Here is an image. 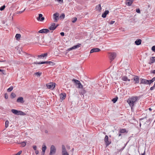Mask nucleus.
I'll return each instance as SVG.
<instances>
[{"label": "nucleus", "instance_id": "obj_2", "mask_svg": "<svg viewBox=\"0 0 155 155\" xmlns=\"http://www.w3.org/2000/svg\"><path fill=\"white\" fill-rule=\"evenodd\" d=\"M37 35V36L36 35V37L34 38L33 39V43L34 44L38 43L41 44L42 43L44 42L43 38H40L39 36Z\"/></svg>", "mask_w": 155, "mask_h": 155}, {"label": "nucleus", "instance_id": "obj_53", "mask_svg": "<svg viewBox=\"0 0 155 155\" xmlns=\"http://www.w3.org/2000/svg\"><path fill=\"white\" fill-rule=\"evenodd\" d=\"M60 34H61V35L62 36H64V32H61L60 33Z\"/></svg>", "mask_w": 155, "mask_h": 155}, {"label": "nucleus", "instance_id": "obj_56", "mask_svg": "<svg viewBox=\"0 0 155 155\" xmlns=\"http://www.w3.org/2000/svg\"><path fill=\"white\" fill-rule=\"evenodd\" d=\"M121 133H120V132H119V133L117 134V135L118 136V137H120V136H121Z\"/></svg>", "mask_w": 155, "mask_h": 155}, {"label": "nucleus", "instance_id": "obj_42", "mask_svg": "<svg viewBox=\"0 0 155 155\" xmlns=\"http://www.w3.org/2000/svg\"><path fill=\"white\" fill-rule=\"evenodd\" d=\"M73 20H72V22L73 23H75L77 20V18L76 17H75L73 18Z\"/></svg>", "mask_w": 155, "mask_h": 155}, {"label": "nucleus", "instance_id": "obj_36", "mask_svg": "<svg viewBox=\"0 0 155 155\" xmlns=\"http://www.w3.org/2000/svg\"><path fill=\"white\" fill-rule=\"evenodd\" d=\"M117 99L118 97H116L112 99V101L114 103H115L117 101Z\"/></svg>", "mask_w": 155, "mask_h": 155}, {"label": "nucleus", "instance_id": "obj_48", "mask_svg": "<svg viewBox=\"0 0 155 155\" xmlns=\"http://www.w3.org/2000/svg\"><path fill=\"white\" fill-rule=\"evenodd\" d=\"M5 97L6 99H7L8 98V95L7 93H5Z\"/></svg>", "mask_w": 155, "mask_h": 155}, {"label": "nucleus", "instance_id": "obj_49", "mask_svg": "<svg viewBox=\"0 0 155 155\" xmlns=\"http://www.w3.org/2000/svg\"><path fill=\"white\" fill-rule=\"evenodd\" d=\"M146 118V117H143V118L140 119V121H141V122L143 123V121H142V120L144 119L145 118Z\"/></svg>", "mask_w": 155, "mask_h": 155}, {"label": "nucleus", "instance_id": "obj_52", "mask_svg": "<svg viewBox=\"0 0 155 155\" xmlns=\"http://www.w3.org/2000/svg\"><path fill=\"white\" fill-rule=\"evenodd\" d=\"M155 87V86H154V85L153 86L151 87L150 88V90H153L154 89V88Z\"/></svg>", "mask_w": 155, "mask_h": 155}, {"label": "nucleus", "instance_id": "obj_51", "mask_svg": "<svg viewBox=\"0 0 155 155\" xmlns=\"http://www.w3.org/2000/svg\"><path fill=\"white\" fill-rule=\"evenodd\" d=\"M114 22H115V21H111L110 22V23H110V24L112 25V24H113Z\"/></svg>", "mask_w": 155, "mask_h": 155}, {"label": "nucleus", "instance_id": "obj_32", "mask_svg": "<svg viewBox=\"0 0 155 155\" xmlns=\"http://www.w3.org/2000/svg\"><path fill=\"white\" fill-rule=\"evenodd\" d=\"M126 132V130L125 129H120L119 131V132L121 133H124Z\"/></svg>", "mask_w": 155, "mask_h": 155}, {"label": "nucleus", "instance_id": "obj_12", "mask_svg": "<svg viewBox=\"0 0 155 155\" xmlns=\"http://www.w3.org/2000/svg\"><path fill=\"white\" fill-rule=\"evenodd\" d=\"M16 102L18 103H20L22 104L24 102V101L23 100V98L22 97H19L16 100Z\"/></svg>", "mask_w": 155, "mask_h": 155}, {"label": "nucleus", "instance_id": "obj_25", "mask_svg": "<svg viewBox=\"0 0 155 155\" xmlns=\"http://www.w3.org/2000/svg\"><path fill=\"white\" fill-rule=\"evenodd\" d=\"M109 11L108 10H106L104 13H103L102 15V17L103 18H105L106 17V15L108 13Z\"/></svg>", "mask_w": 155, "mask_h": 155}, {"label": "nucleus", "instance_id": "obj_19", "mask_svg": "<svg viewBox=\"0 0 155 155\" xmlns=\"http://www.w3.org/2000/svg\"><path fill=\"white\" fill-rule=\"evenodd\" d=\"M68 153L66 151L65 146L63 145L62 146V153Z\"/></svg>", "mask_w": 155, "mask_h": 155}, {"label": "nucleus", "instance_id": "obj_9", "mask_svg": "<svg viewBox=\"0 0 155 155\" xmlns=\"http://www.w3.org/2000/svg\"><path fill=\"white\" fill-rule=\"evenodd\" d=\"M110 58L111 61H112L116 57V54L115 52L111 53H110Z\"/></svg>", "mask_w": 155, "mask_h": 155}, {"label": "nucleus", "instance_id": "obj_28", "mask_svg": "<svg viewBox=\"0 0 155 155\" xmlns=\"http://www.w3.org/2000/svg\"><path fill=\"white\" fill-rule=\"evenodd\" d=\"M18 115L25 116L26 115V114L21 111L18 110Z\"/></svg>", "mask_w": 155, "mask_h": 155}, {"label": "nucleus", "instance_id": "obj_41", "mask_svg": "<svg viewBox=\"0 0 155 155\" xmlns=\"http://www.w3.org/2000/svg\"><path fill=\"white\" fill-rule=\"evenodd\" d=\"M61 18H62L63 19H64L65 17V15L64 13H62V14H61L60 17Z\"/></svg>", "mask_w": 155, "mask_h": 155}, {"label": "nucleus", "instance_id": "obj_7", "mask_svg": "<svg viewBox=\"0 0 155 155\" xmlns=\"http://www.w3.org/2000/svg\"><path fill=\"white\" fill-rule=\"evenodd\" d=\"M140 84H150L149 83V80H147L143 78H140Z\"/></svg>", "mask_w": 155, "mask_h": 155}, {"label": "nucleus", "instance_id": "obj_40", "mask_svg": "<svg viewBox=\"0 0 155 155\" xmlns=\"http://www.w3.org/2000/svg\"><path fill=\"white\" fill-rule=\"evenodd\" d=\"M5 7V5H3V6L1 7L0 8V10L1 11H3Z\"/></svg>", "mask_w": 155, "mask_h": 155}, {"label": "nucleus", "instance_id": "obj_44", "mask_svg": "<svg viewBox=\"0 0 155 155\" xmlns=\"http://www.w3.org/2000/svg\"><path fill=\"white\" fill-rule=\"evenodd\" d=\"M136 12L138 13H140V12L139 8H136Z\"/></svg>", "mask_w": 155, "mask_h": 155}, {"label": "nucleus", "instance_id": "obj_8", "mask_svg": "<svg viewBox=\"0 0 155 155\" xmlns=\"http://www.w3.org/2000/svg\"><path fill=\"white\" fill-rule=\"evenodd\" d=\"M49 30L48 29H43L39 30L38 32L37 33V35H38V33H47L49 32Z\"/></svg>", "mask_w": 155, "mask_h": 155}, {"label": "nucleus", "instance_id": "obj_60", "mask_svg": "<svg viewBox=\"0 0 155 155\" xmlns=\"http://www.w3.org/2000/svg\"><path fill=\"white\" fill-rule=\"evenodd\" d=\"M18 110H17L15 115H18Z\"/></svg>", "mask_w": 155, "mask_h": 155}, {"label": "nucleus", "instance_id": "obj_58", "mask_svg": "<svg viewBox=\"0 0 155 155\" xmlns=\"http://www.w3.org/2000/svg\"><path fill=\"white\" fill-rule=\"evenodd\" d=\"M145 151H144V152L143 153H142L141 154V155H145Z\"/></svg>", "mask_w": 155, "mask_h": 155}, {"label": "nucleus", "instance_id": "obj_34", "mask_svg": "<svg viewBox=\"0 0 155 155\" xmlns=\"http://www.w3.org/2000/svg\"><path fill=\"white\" fill-rule=\"evenodd\" d=\"M9 121L8 120H7L5 122V127L6 128H7L8 126Z\"/></svg>", "mask_w": 155, "mask_h": 155}, {"label": "nucleus", "instance_id": "obj_39", "mask_svg": "<svg viewBox=\"0 0 155 155\" xmlns=\"http://www.w3.org/2000/svg\"><path fill=\"white\" fill-rule=\"evenodd\" d=\"M11 112L13 113L14 114H16V112H17V110H15V109H12V110H11Z\"/></svg>", "mask_w": 155, "mask_h": 155}, {"label": "nucleus", "instance_id": "obj_20", "mask_svg": "<svg viewBox=\"0 0 155 155\" xmlns=\"http://www.w3.org/2000/svg\"><path fill=\"white\" fill-rule=\"evenodd\" d=\"M121 79L124 81H130V79H128L127 76H124L122 77L121 78Z\"/></svg>", "mask_w": 155, "mask_h": 155}, {"label": "nucleus", "instance_id": "obj_61", "mask_svg": "<svg viewBox=\"0 0 155 155\" xmlns=\"http://www.w3.org/2000/svg\"><path fill=\"white\" fill-rule=\"evenodd\" d=\"M45 152H42L41 153V155H44L45 154Z\"/></svg>", "mask_w": 155, "mask_h": 155}, {"label": "nucleus", "instance_id": "obj_43", "mask_svg": "<svg viewBox=\"0 0 155 155\" xmlns=\"http://www.w3.org/2000/svg\"><path fill=\"white\" fill-rule=\"evenodd\" d=\"M49 64L51 66H53L55 64L53 62L49 61Z\"/></svg>", "mask_w": 155, "mask_h": 155}, {"label": "nucleus", "instance_id": "obj_24", "mask_svg": "<svg viewBox=\"0 0 155 155\" xmlns=\"http://www.w3.org/2000/svg\"><path fill=\"white\" fill-rule=\"evenodd\" d=\"M86 93V91L84 89H82L79 91L80 94L84 96V94Z\"/></svg>", "mask_w": 155, "mask_h": 155}, {"label": "nucleus", "instance_id": "obj_13", "mask_svg": "<svg viewBox=\"0 0 155 155\" xmlns=\"http://www.w3.org/2000/svg\"><path fill=\"white\" fill-rule=\"evenodd\" d=\"M81 45V44H78V45H74V46H73V47H72L69 48L68 49V50L69 51H70L72 50L73 49L79 48V47H80Z\"/></svg>", "mask_w": 155, "mask_h": 155}, {"label": "nucleus", "instance_id": "obj_55", "mask_svg": "<svg viewBox=\"0 0 155 155\" xmlns=\"http://www.w3.org/2000/svg\"><path fill=\"white\" fill-rule=\"evenodd\" d=\"M35 153L36 154H38L39 153V151L36 150H35Z\"/></svg>", "mask_w": 155, "mask_h": 155}, {"label": "nucleus", "instance_id": "obj_1", "mask_svg": "<svg viewBox=\"0 0 155 155\" xmlns=\"http://www.w3.org/2000/svg\"><path fill=\"white\" fill-rule=\"evenodd\" d=\"M138 99L137 97H132L129 98L127 101V102L132 108L133 107L134 105Z\"/></svg>", "mask_w": 155, "mask_h": 155}, {"label": "nucleus", "instance_id": "obj_18", "mask_svg": "<svg viewBox=\"0 0 155 155\" xmlns=\"http://www.w3.org/2000/svg\"><path fill=\"white\" fill-rule=\"evenodd\" d=\"M49 61L39 62H34L33 63L36 64H49Z\"/></svg>", "mask_w": 155, "mask_h": 155}, {"label": "nucleus", "instance_id": "obj_22", "mask_svg": "<svg viewBox=\"0 0 155 155\" xmlns=\"http://www.w3.org/2000/svg\"><path fill=\"white\" fill-rule=\"evenodd\" d=\"M142 41L140 39H138L135 41V43L137 45H139L141 44Z\"/></svg>", "mask_w": 155, "mask_h": 155}, {"label": "nucleus", "instance_id": "obj_27", "mask_svg": "<svg viewBox=\"0 0 155 155\" xmlns=\"http://www.w3.org/2000/svg\"><path fill=\"white\" fill-rule=\"evenodd\" d=\"M47 149L45 143H43L42 146V151L43 152H45V150Z\"/></svg>", "mask_w": 155, "mask_h": 155}, {"label": "nucleus", "instance_id": "obj_45", "mask_svg": "<svg viewBox=\"0 0 155 155\" xmlns=\"http://www.w3.org/2000/svg\"><path fill=\"white\" fill-rule=\"evenodd\" d=\"M25 8L23 11H18L17 12V14H21L25 10Z\"/></svg>", "mask_w": 155, "mask_h": 155}, {"label": "nucleus", "instance_id": "obj_26", "mask_svg": "<svg viewBox=\"0 0 155 155\" xmlns=\"http://www.w3.org/2000/svg\"><path fill=\"white\" fill-rule=\"evenodd\" d=\"M48 55L47 53H45L43 54L40 55H38L37 56L39 58H41V57H45L47 56Z\"/></svg>", "mask_w": 155, "mask_h": 155}, {"label": "nucleus", "instance_id": "obj_21", "mask_svg": "<svg viewBox=\"0 0 155 155\" xmlns=\"http://www.w3.org/2000/svg\"><path fill=\"white\" fill-rule=\"evenodd\" d=\"M134 81H135V84L138 83L139 82V78L138 76H136L133 78Z\"/></svg>", "mask_w": 155, "mask_h": 155}, {"label": "nucleus", "instance_id": "obj_62", "mask_svg": "<svg viewBox=\"0 0 155 155\" xmlns=\"http://www.w3.org/2000/svg\"><path fill=\"white\" fill-rule=\"evenodd\" d=\"M149 110L150 111H151L152 110V109L150 108L149 109Z\"/></svg>", "mask_w": 155, "mask_h": 155}, {"label": "nucleus", "instance_id": "obj_11", "mask_svg": "<svg viewBox=\"0 0 155 155\" xmlns=\"http://www.w3.org/2000/svg\"><path fill=\"white\" fill-rule=\"evenodd\" d=\"M55 23H52L51 24V25L49 27V29L51 30H54L57 28V26H55Z\"/></svg>", "mask_w": 155, "mask_h": 155}, {"label": "nucleus", "instance_id": "obj_33", "mask_svg": "<svg viewBox=\"0 0 155 155\" xmlns=\"http://www.w3.org/2000/svg\"><path fill=\"white\" fill-rule=\"evenodd\" d=\"M155 81V77H154L151 80H149L150 84Z\"/></svg>", "mask_w": 155, "mask_h": 155}, {"label": "nucleus", "instance_id": "obj_3", "mask_svg": "<svg viewBox=\"0 0 155 155\" xmlns=\"http://www.w3.org/2000/svg\"><path fill=\"white\" fill-rule=\"evenodd\" d=\"M72 81L74 83L75 85L77 86V88H83V86L79 81L73 79Z\"/></svg>", "mask_w": 155, "mask_h": 155}, {"label": "nucleus", "instance_id": "obj_29", "mask_svg": "<svg viewBox=\"0 0 155 155\" xmlns=\"http://www.w3.org/2000/svg\"><path fill=\"white\" fill-rule=\"evenodd\" d=\"M21 35L20 34H17L15 35V38L17 40H18L20 39L21 37Z\"/></svg>", "mask_w": 155, "mask_h": 155}, {"label": "nucleus", "instance_id": "obj_57", "mask_svg": "<svg viewBox=\"0 0 155 155\" xmlns=\"http://www.w3.org/2000/svg\"><path fill=\"white\" fill-rule=\"evenodd\" d=\"M151 73L153 74H155V70L152 71Z\"/></svg>", "mask_w": 155, "mask_h": 155}, {"label": "nucleus", "instance_id": "obj_4", "mask_svg": "<svg viewBox=\"0 0 155 155\" xmlns=\"http://www.w3.org/2000/svg\"><path fill=\"white\" fill-rule=\"evenodd\" d=\"M56 84L55 83H50L46 84L47 87L51 90L53 89L55 86Z\"/></svg>", "mask_w": 155, "mask_h": 155}, {"label": "nucleus", "instance_id": "obj_15", "mask_svg": "<svg viewBox=\"0 0 155 155\" xmlns=\"http://www.w3.org/2000/svg\"><path fill=\"white\" fill-rule=\"evenodd\" d=\"M101 51V49L99 48H94L91 50L90 53H91L94 52H99Z\"/></svg>", "mask_w": 155, "mask_h": 155}, {"label": "nucleus", "instance_id": "obj_5", "mask_svg": "<svg viewBox=\"0 0 155 155\" xmlns=\"http://www.w3.org/2000/svg\"><path fill=\"white\" fill-rule=\"evenodd\" d=\"M56 152V149L55 147L53 145L51 146L50 148V155H54Z\"/></svg>", "mask_w": 155, "mask_h": 155}, {"label": "nucleus", "instance_id": "obj_17", "mask_svg": "<svg viewBox=\"0 0 155 155\" xmlns=\"http://www.w3.org/2000/svg\"><path fill=\"white\" fill-rule=\"evenodd\" d=\"M155 62V57H152L150 58V61L148 63L151 64Z\"/></svg>", "mask_w": 155, "mask_h": 155}, {"label": "nucleus", "instance_id": "obj_54", "mask_svg": "<svg viewBox=\"0 0 155 155\" xmlns=\"http://www.w3.org/2000/svg\"><path fill=\"white\" fill-rule=\"evenodd\" d=\"M62 155H69V154L68 153H62Z\"/></svg>", "mask_w": 155, "mask_h": 155}, {"label": "nucleus", "instance_id": "obj_47", "mask_svg": "<svg viewBox=\"0 0 155 155\" xmlns=\"http://www.w3.org/2000/svg\"><path fill=\"white\" fill-rule=\"evenodd\" d=\"M1 72H2V73L4 74V75H5L6 74V73H5V71L3 70H2V71H1Z\"/></svg>", "mask_w": 155, "mask_h": 155}, {"label": "nucleus", "instance_id": "obj_46", "mask_svg": "<svg viewBox=\"0 0 155 155\" xmlns=\"http://www.w3.org/2000/svg\"><path fill=\"white\" fill-rule=\"evenodd\" d=\"M151 49L153 51L155 52V46H153L152 47Z\"/></svg>", "mask_w": 155, "mask_h": 155}, {"label": "nucleus", "instance_id": "obj_30", "mask_svg": "<svg viewBox=\"0 0 155 155\" xmlns=\"http://www.w3.org/2000/svg\"><path fill=\"white\" fill-rule=\"evenodd\" d=\"M96 8L97 10L100 11L101 10V5L100 4L96 6Z\"/></svg>", "mask_w": 155, "mask_h": 155}, {"label": "nucleus", "instance_id": "obj_6", "mask_svg": "<svg viewBox=\"0 0 155 155\" xmlns=\"http://www.w3.org/2000/svg\"><path fill=\"white\" fill-rule=\"evenodd\" d=\"M104 141L106 144V147L108 146L111 143L110 140H108V137L107 135H105L104 138Z\"/></svg>", "mask_w": 155, "mask_h": 155}, {"label": "nucleus", "instance_id": "obj_50", "mask_svg": "<svg viewBox=\"0 0 155 155\" xmlns=\"http://www.w3.org/2000/svg\"><path fill=\"white\" fill-rule=\"evenodd\" d=\"M33 148L34 150H37V147L36 146H33Z\"/></svg>", "mask_w": 155, "mask_h": 155}, {"label": "nucleus", "instance_id": "obj_63", "mask_svg": "<svg viewBox=\"0 0 155 155\" xmlns=\"http://www.w3.org/2000/svg\"><path fill=\"white\" fill-rule=\"evenodd\" d=\"M141 122H140V127H141Z\"/></svg>", "mask_w": 155, "mask_h": 155}, {"label": "nucleus", "instance_id": "obj_59", "mask_svg": "<svg viewBox=\"0 0 155 155\" xmlns=\"http://www.w3.org/2000/svg\"><path fill=\"white\" fill-rule=\"evenodd\" d=\"M57 0L58 1V2H63V0Z\"/></svg>", "mask_w": 155, "mask_h": 155}, {"label": "nucleus", "instance_id": "obj_37", "mask_svg": "<svg viewBox=\"0 0 155 155\" xmlns=\"http://www.w3.org/2000/svg\"><path fill=\"white\" fill-rule=\"evenodd\" d=\"M35 74L36 75L37 77H40L41 75V73L38 72L35 73Z\"/></svg>", "mask_w": 155, "mask_h": 155}, {"label": "nucleus", "instance_id": "obj_23", "mask_svg": "<svg viewBox=\"0 0 155 155\" xmlns=\"http://www.w3.org/2000/svg\"><path fill=\"white\" fill-rule=\"evenodd\" d=\"M134 0H126V4L129 6L131 5Z\"/></svg>", "mask_w": 155, "mask_h": 155}, {"label": "nucleus", "instance_id": "obj_38", "mask_svg": "<svg viewBox=\"0 0 155 155\" xmlns=\"http://www.w3.org/2000/svg\"><path fill=\"white\" fill-rule=\"evenodd\" d=\"M20 143L21 144V146L22 147H25L26 145V142L25 141L22 142Z\"/></svg>", "mask_w": 155, "mask_h": 155}, {"label": "nucleus", "instance_id": "obj_35", "mask_svg": "<svg viewBox=\"0 0 155 155\" xmlns=\"http://www.w3.org/2000/svg\"><path fill=\"white\" fill-rule=\"evenodd\" d=\"M13 87L11 86L8 89L7 91L8 92H11L13 89Z\"/></svg>", "mask_w": 155, "mask_h": 155}, {"label": "nucleus", "instance_id": "obj_14", "mask_svg": "<svg viewBox=\"0 0 155 155\" xmlns=\"http://www.w3.org/2000/svg\"><path fill=\"white\" fill-rule=\"evenodd\" d=\"M44 19V18L42 17V15L41 14H39L38 17L37 18V19L38 21H43Z\"/></svg>", "mask_w": 155, "mask_h": 155}, {"label": "nucleus", "instance_id": "obj_64", "mask_svg": "<svg viewBox=\"0 0 155 155\" xmlns=\"http://www.w3.org/2000/svg\"><path fill=\"white\" fill-rule=\"evenodd\" d=\"M58 25L57 24L56 25H55V26H57V27L58 26Z\"/></svg>", "mask_w": 155, "mask_h": 155}, {"label": "nucleus", "instance_id": "obj_31", "mask_svg": "<svg viewBox=\"0 0 155 155\" xmlns=\"http://www.w3.org/2000/svg\"><path fill=\"white\" fill-rule=\"evenodd\" d=\"M16 95L15 93H14L13 92H12L11 93V95H10V97L11 98H15L16 97Z\"/></svg>", "mask_w": 155, "mask_h": 155}, {"label": "nucleus", "instance_id": "obj_10", "mask_svg": "<svg viewBox=\"0 0 155 155\" xmlns=\"http://www.w3.org/2000/svg\"><path fill=\"white\" fill-rule=\"evenodd\" d=\"M59 16V14L58 13H55L53 15V19L54 21L57 22L58 19V17Z\"/></svg>", "mask_w": 155, "mask_h": 155}, {"label": "nucleus", "instance_id": "obj_16", "mask_svg": "<svg viewBox=\"0 0 155 155\" xmlns=\"http://www.w3.org/2000/svg\"><path fill=\"white\" fill-rule=\"evenodd\" d=\"M59 96L60 99L63 100L65 98L66 95L65 93H61Z\"/></svg>", "mask_w": 155, "mask_h": 155}]
</instances>
